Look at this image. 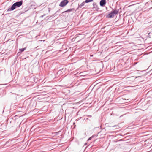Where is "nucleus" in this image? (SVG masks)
<instances>
[{"label":"nucleus","instance_id":"nucleus-1","mask_svg":"<svg viewBox=\"0 0 152 152\" xmlns=\"http://www.w3.org/2000/svg\"><path fill=\"white\" fill-rule=\"evenodd\" d=\"M23 4V1H20L14 3L11 6V8H9L7 10V11H13L16 8L19 7Z\"/></svg>","mask_w":152,"mask_h":152},{"label":"nucleus","instance_id":"nucleus-2","mask_svg":"<svg viewBox=\"0 0 152 152\" xmlns=\"http://www.w3.org/2000/svg\"><path fill=\"white\" fill-rule=\"evenodd\" d=\"M118 13V11L117 10H114L111 12L107 16V17L110 18H113L115 14H117Z\"/></svg>","mask_w":152,"mask_h":152},{"label":"nucleus","instance_id":"nucleus-3","mask_svg":"<svg viewBox=\"0 0 152 152\" xmlns=\"http://www.w3.org/2000/svg\"><path fill=\"white\" fill-rule=\"evenodd\" d=\"M69 2L67 0H63L60 3L59 6L61 7L65 6Z\"/></svg>","mask_w":152,"mask_h":152},{"label":"nucleus","instance_id":"nucleus-4","mask_svg":"<svg viewBox=\"0 0 152 152\" xmlns=\"http://www.w3.org/2000/svg\"><path fill=\"white\" fill-rule=\"evenodd\" d=\"M106 3V0H101L100 2V5L102 7L104 6Z\"/></svg>","mask_w":152,"mask_h":152},{"label":"nucleus","instance_id":"nucleus-5","mask_svg":"<svg viewBox=\"0 0 152 152\" xmlns=\"http://www.w3.org/2000/svg\"><path fill=\"white\" fill-rule=\"evenodd\" d=\"M66 70L65 68H63L61 69L58 71V73L61 74H64L65 73V71Z\"/></svg>","mask_w":152,"mask_h":152},{"label":"nucleus","instance_id":"nucleus-6","mask_svg":"<svg viewBox=\"0 0 152 152\" xmlns=\"http://www.w3.org/2000/svg\"><path fill=\"white\" fill-rule=\"evenodd\" d=\"M26 49V48H23L21 49H19V52L18 53H20L23 52Z\"/></svg>","mask_w":152,"mask_h":152},{"label":"nucleus","instance_id":"nucleus-7","mask_svg":"<svg viewBox=\"0 0 152 152\" xmlns=\"http://www.w3.org/2000/svg\"><path fill=\"white\" fill-rule=\"evenodd\" d=\"M85 2H83L81 3L79 5V7L81 8L85 4Z\"/></svg>","mask_w":152,"mask_h":152},{"label":"nucleus","instance_id":"nucleus-8","mask_svg":"<svg viewBox=\"0 0 152 152\" xmlns=\"http://www.w3.org/2000/svg\"><path fill=\"white\" fill-rule=\"evenodd\" d=\"M93 0H86L85 2L86 3H88L92 1Z\"/></svg>","mask_w":152,"mask_h":152},{"label":"nucleus","instance_id":"nucleus-9","mask_svg":"<svg viewBox=\"0 0 152 152\" xmlns=\"http://www.w3.org/2000/svg\"><path fill=\"white\" fill-rule=\"evenodd\" d=\"M119 126L118 125H114V126H112V127H116V128H117V127H119ZM117 129V128H116L114 129Z\"/></svg>","mask_w":152,"mask_h":152},{"label":"nucleus","instance_id":"nucleus-10","mask_svg":"<svg viewBox=\"0 0 152 152\" xmlns=\"http://www.w3.org/2000/svg\"><path fill=\"white\" fill-rule=\"evenodd\" d=\"M74 10L73 9H70L67 10L66 12H71Z\"/></svg>","mask_w":152,"mask_h":152},{"label":"nucleus","instance_id":"nucleus-11","mask_svg":"<svg viewBox=\"0 0 152 152\" xmlns=\"http://www.w3.org/2000/svg\"><path fill=\"white\" fill-rule=\"evenodd\" d=\"M126 100V102H129L130 101V99H127Z\"/></svg>","mask_w":152,"mask_h":152},{"label":"nucleus","instance_id":"nucleus-12","mask_svg":"<svg viewBox=\"0 0 152 152\" xmlns=\"http://www.w3.org/2000/svg\"><path fill=\"white\" fill-rule=\"evenodd\" d=\"M92 137H89V138L88 139V141H89V140H91V138H92Z\"/></svg>","mask_w":152,"mask_h":152},{"label":"nucleus","instance_id":"nucleus-13","mask_svg":"<svg viewBox=\"0 0 152 152\" xmlns=\"http://www.w3.org/2000/svg\"><path fill=\"white\" fill-rule=\"evenodd\" d=\"M45 15H42L40 17L41 18H42L44 16H45Z\"/></svg>","mask_w":152,"mask_h":152},{"label":"nucleus","instance_id":"nucleus-14","mask_svg":"<svg viewBox=\"0 0 152 152\" xmlns=\"http://www.w3.org/2000/svg\"><path fill=\"white\" fill-rule=\"evenodd\" d=\"M123 99L124 100H126V99Z\"/></svg>","mask_w":152,"mask_h":152},{"label":"nucleus","instance_id":"nucleus-15","mask_svg":"<svg viewBox=\"0 0 152 152\" xmlns=\"http://www.w3.org/2000/svg\"><path fill=\"white\" fill-rule=\"evenodd\" d=\"M139 77V76H138L137 77H136V78L138 77Z\"/></svg>","mask_w":152,"mask_h":152},{"label":"nucleus","instance_id":"nucleus-16","mask_svg":"<svg viewBox=\"0 0 152 152\" xmlns=\"http://www.w3.org/2000/svg\"><path fill=\"white\" fill-rule=\"evenodd\" d=\"M4 84H0V85H4Z\"/></svg>","mask_w":152,"mask_h":152}]
</instances>
